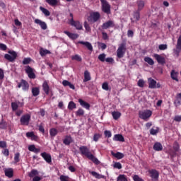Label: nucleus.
<instances>
[{
    "instance_id": "f257e3e1",
    "label": "nucleus",
    "mask_w": 181,
    "mask_h": 181,
    "mask_svg": "<svg viewBox=\"0 0 181 181\" xmlns=\"http://www.w3.org/2000/svg\"><path fill=\"white\" fill-rule=\"evenodd\" d=\"M79 151L81 152V154L83 156H86L88 158V159H89L90 160H92V162H93V163H95V165H100V163H101V162H100L97 158H95V156H94V155H93V153H91V152L90 151V149H88V148L86 146H82L79 148Z\"/></svg>"
},
{
    "instance_id": "f03ea898",
    "label": "nucleus",
    "mask_w": 181,
    "mask_h": 181,
    "mask_svg": "<svg viewBox=\"0 0 181 181\" xmlns=\"http://www.w3.org/2000/svg\"><path fill=\"white\" fill-rule=\"evenodd\" d=\"M152 116V111L149 110H142L139 112V117L141 119L144 121H148L149 118Z\"/></svg>"
},
{
    "instance_id": "7ed1b4c3",
    "label": "nucleus",
    "mask_w": 181,
    "mask_h": 181,
    "mask_svg": "<svg viewBox=\"0 0 181 181\" xmlns=\"http://www.w3.org/2000/svg\"><path fill=\"white\" fill-rule=\"evenodd\" d=\"M127 50L126 44L122 43L119 45L117 50V56L119 59H122L124 55L125 54V52Z\"/></svg>"
},
{
    "instance_id": "20e7f679",
    "label": "nucleus",
    "mask_w": 181,
    "mask_h": 181,
    "mask_svg": "<svg viewBox=\"0 0 181 181\" xmlns=\"http://www.w3.org/2000/svg\"><path fill=\"white\" fill-rule=\"evenodd\" d=\"M18 54L15 51H8V54H6L4 55V59L6 60H8V62H15V59H16Z\"/></svg>"
},
{
    "instance_id": "39448f33",
    "label": "nucleus",
    "mask_w": 181,
    "mask_h": 181,
    "mask_svg": "<svg viewBox=\"0 0 181 181\" xmlns=\"http://www.w3.org/2000/svg\"><path fill=\"white\" fill-rule=\"evenodd\" d=\"M102 4V11L105 12V13H110L111 12V6L108 4L106 0H100Z\"/></svg>"
},
{
    "instance_id": "423d86ee",
    "label": "nucleus",
    "mask_w": 181,
    "mask_h": 181,
    "mask_svg": "<svg viewBox=\"0 0 181 181\" xmlns=\"http://www.w3.org/2000/svg\"><path fill=\"white\" fill-rule=\"evenodd\" d=\"M148 173L153 181L159 180V171L156 169H151L148 170Z\"/></svg>"
},
{
    "instance_id": "0eeeda50",
    "label": "nucleus",
    "mask_w": 181,
    "mask_h": 181,
    "mask_svg": "<svg viewBox=\"0 0 181 181\" xmlns=\"http://www.w3.org/2000/svg\"><path fill=\"white\" fill-rule=\"evenodd\" d=\"M21 125H29V122H30V115L27 114L24 115L21 118Z\"/></svg>"
},
{
    "instance_id": "6e6552de",
    "label": "nucleus",
    "mask_w": 181,
    "mask_h": 181,
    "mask_svg": "<svg viewBox=\"0 0 181 181\" xmlns=\"http://www.w3.org/2000/svg\"><path fill=\"white\" fill-rule=\"evenodd\" d=\"M25 73H27L29 78H36V75L35 74V69L30 66H25Z\"/></svg>"
},
{
    "instance_id": "1a4fd4ad",
    "label": "nucleus",
    "mask_w": 181,
    "mask_h": 181,
    "mask_svg": "<svg viewBox=\"0 0 181 181\" xmlns=\"http://www.w3.org/2000/svg\"><path fill=\"white\" fill-rule=\"evenodd\" d=\"M115 23L114 22V21H107L106 22H105L101 28L103 30H107V29H110V28H115Z\"/></svg>"
},
{
    "instance_id": "9d476101",
    "label": "nucleus",
    "mask_w": 181,
    "mask_h": 181,
    "mask_svg": "<svg viewBox=\"0 0 181 181\" xmlns=\"http://www.w3.org/2000/svg\"><path fill=\"white\" fill-rule=\"evenodd\" d=\"M69 23L71 26H74L77 30H81L83 29V25H81L80 21H74V19H70Z\"/></svg>"
},
{
    "instance_id": "9b49d317",
    "label": "nucleus",
    "mask_w": 181,
    "mask_h": 181,
    "mask_svg": "<svg viewBox=\"0 0 181 181\" xmlns=\"http://www.w3.org/2000/svg\"><path fill=\"white\" fill-rule=\"evenodd\" d=\"M101 18V15L98 12H93L90 16V22H98V21Z\"/></svg>"
},
{
    "instance_id": "f8f14e48",
    "label": "nucleus",
    "mask_w": 181,
    "mask_h": 181,
    "mask_svg": "<svg viewBox=\"0 0 181 181\" xmlns=\"http://www.w3.org/2000/svg\"><path fill=\"white\" fill-rule=\"evenodd\" d=\"M35 23H36V25H39L41 28V29H42V30H46V29H47V24H46V22L42 21V20L39 19V18H36L34 21Z\"/></svg>"
},
{
    "instance_id": "ddd939ff",
    "label": "nucleus",
    "mask_w": 181,
    "mask_h": 181,
    "mask_svg": "<svg viewBox=\"0 0 181 181\" xmlns=\"http://www.w3.org/2000/svg\"><path fill=\"white\" fill-rule=\"evenodd\" d=\"M18 88L21 87L23 91H28V90H29V83L26 81L22 80L21 82L18 83Z\"/></svg>"
},
{
    "instance_id": "4468645a",
    "label": "nucleus",
    "mask_w": 181,
    "mask_h": 181,
    "mask_svg": "<svg viewBox=\"0 0 181 181\" xmlns=\"http://www.w3.org/2000/svg\"><path fill=\"white\" fill-rule=\"evenodd\" d=\"M154 57L156 60H157L158 63H159V64H165V57L158 54H155Z\"/></svg>"
},
{
    "instance_id": "2eb2a0df",
    "label": "nucleus",
    "mask_w": 181,
    "mask_h": 181,
    "mask_svg": "<svg viewBox=\"0 0 181 181\" xmlns=\"http://www.w3.org/2000/svg\"><path fill=\"white\" fill-rule=\"evenodd\" d=\"M41 156L45 159L47 163H52V156H50V154L44 152L41 154Z\"/></svg>"
},
{
    "instance_id": "dca6fc26",
    "label": "nucleus",
    "mask_w": 181,
    "mask_h": 181,
    "mask_svg": "<svg viewBox=\"0 0 181 181\" xmlns=\"http://www.w3.org/2000/svg\"><path fill=\"white\" fill-rule=\"evenodd\" d=\"M148 88H156V81L152 78H148Z\"/></svg>"
},
{
    "instance_id": "f3484780",
    "label": "nucleus",
    "mask_w": 181,
    "mask_h": 181,
    "mask_svg": "<svg viewBox=\"0 0 181 181\" xmlns=\"http://www.w3.org/2000/svg\"><path fill=\"white\" fill-rule=\"evenodd\" d=\"M64 33L69 37L70 39H72L73 40H75V39H77L78 37V34L76 33H71L69 31H64Z\"/></svg>"
},
{
    "instance_id": "a211bd4d",
    "label": "nucleus",
    "mask_w": 181,
    "mask_h": 181,
    "mask_svg": "<svg viewBox=\"0 0 181 181\" xmlns=\"http://www.w3.org/2000/svg\"><path fill=\"white\" fill-rule=\"evenodd\" d=\"M89 173L95 179H105V177L95 171H89Z\"/></svg>"
},
{
    "instance_id": "6ab92c4d",
    "label": "nucleus",
    "mask_w": 181,
    "mask_h": 181,
    "mask_svg": "<svg viewBox=\"0 0 181 181\" xmlns=\"http://www.w3.org/2000/svg\"><path fill=\"white\" fill-rule=\"evenodd\" d=\"M42 90L45 94L49 95V93L50 91V87L49 86V84L47 83V81H44L42 83Z\"/></svg>"
},
{
    "instance_id": "aec40b11",
    "label": "nucleus",
    "mask_w": 181,
    "mask_h": 181,
    "mask_svg": "<svg viewBox=\"0 0 181 181\" xmlns=\"http://www.w3.org/2000/svg\"><path fill=\"white\" fill-rule=\"evenodd\" d=\"M78 43H79L80 45H83V46L87 47L88 50L93 52V45L89 42L79 41Z\"/></svg>"
},
{
    "instance_id": "412c9836",
    "label": "nucleus",
    "mask_w": 181,
    "mask_h": 181,
    "mask_svg": "<svg viewBox=\"0 0 181 181\" xmlns=\"http://www.w3.org/2000/svg\"><path fill=\"white\" fill-rule=\"evenodd\" d=\"M62 85L64 87H69V88H71V90H75L76 87L74 86V85H73L72 83H70V81L64 80L62 81Z\"/></svg>"
},
{
    "instance_id": "4be33fe9",
    "label": "nucleus",
    "mask_w": 181,
    "mask_h": 181,
    "mask_svg": "<svg viewBox=\"0 0 181 181\" xmlns=\"http://www.w3.org/2000/svg\"><path fill=\"white\" fill-rule=\"evenodd\" d=\"M153 149L154 151H156L157 152H159V151H162V149H163V146H162V144H160L159 142H156L154 144V145L153 146Z\"/></svg>"
},
{
    "instance_id": "5701e85b",
    "label": "nucleus",
    "mask_w": 181,
    "mask_h": 181,
    "mask_svg": "<svg viewBox=\"0 0 181 181\" xmlns=\"http://www.w3.org/2000/svg\"><path fill=\"white\" fill-rule=\"evenodd\" d=\"M78 103L80 105H81V107L83 108H86V110H90V104L88 103L83 100L82 99H79Z\"/></svg>"
},
{
    "instance_id": "b1692460",
    "label": "nucleus",
    "mask_w": 181,
    "mask_h": 181,
    "mask_svg": "<svg viewBox=\"0 0 181 181\" xmlns=\"http://www.w3.org/2000/svg\"><path fill=\"white\" fill-rule=\"evenodd\" d=\"M23 107V103H21L20 102H13L11 103V107L13 111H16L18 110V107Z\"/></svg>"
},
{
    "instance_id": "393cba45",
    "label": "nucleus",
    "mask_w": 181,
    "mask_h": 181,
    "mask_svg": "<svg viewBox=\"0 0 181 181\" xmlns=\"http://www.w3.org/2000/svg\"><path fill=\"white\" fill-rule=\"evenodd\" d=\"M4 173L7 177H13V169H12V168L5 169Z\"/></svg>"
},
{
    "instance_id": "a878e982",
    "label": "nucleus",
    "mask_w": 181,
    "mask_h": 181,
    "mask_svg": "<svg viewBox=\"0 0 181 181\" xmlns=\"http://www.w3.org/2000/svg\"><path fill=\"white\" fill-rule=\"evenodd\" d=\"M113 141H116L117 142H124L125 139L122 134H115L113 137Z\"/></svg>"
},
{
    "instance_id": "bb28decb",
    "label": "nucleus",
    "mask_w": 181,
    "mask_h": 181,
    "mask_svg": "<svg viewBox=\"0 0 181 181\" xmlns=\"http://www.w3.org/2000/svg\"><path fill=\"white\" fill-rule=\"evenodd\" d=\"M73 142V139L71 136H66L63 140L64 145H70Z\"/></svg>"
},
{
    "instance_id": "cd10ccee",
    "label": "nucleus",
    "mask_w": 181,
    "mask_h": 181,
    "mask_svg": "<svg viewBox=\"0 0 181 181\" xmlns=\"http://www.w3.org/2000/svg\"><path fill=\"white\" fill-rule=\"evenodd\" d=\"M111 155L116 158V159H122V158L124 156V153L121 152L115 153L114 151H111Z\"/></svg>"
},
{
    "instance_id": "c85d7f7f",
    "label": "nucleus",
    "mask_w": 181,
    "mask_h": 181,
    "mask_svg": "<svg viewBox=\"0 0 181 181\" xmlns=\"http://www.w3.org/2000/svg\"><path fill=\"white\" fill-rule=\"evenodd\" d=\"M31 91L33 97H37L40 94V89L37 87L33 88Z\"/></svg>"
},
{
    "instance_id": "c756f323",
    "label": "nucleus",
    "mask_w": 181,
    "mask_h": 181,
    "mask_svg": "<svg viewBox=\"0 0 181 181\" xmlns=\"http://www.w3.org/2000/svg\"><path fill=\"white\" fill-rule=\"evenodd\" d=\"M90 80H91V76H90V72H88V71H85L83 83H86V81H90Z\"/></svg>"
},
{
    "instance_id": "7c9ffc66",
    "label": "nucleus",
    "mask_w": 181,
    "mask_h": 181,
    "mask_svg": "<svg viewBox=\"0 0 181 181\" xmlns=\"http://www.w3.org/2000/svg\"><path fill=\"white\" fill-rule=\"evenodd\" d=\"M177 74L178 73L177 71L172 70L170 73L171 78L175 81H179V79L177 78Z\"/></svg>"
},
{
    "instance_id": "2f4dec72",
    "label": "nucleus",
    "mask_w": 181,
    "mask_h": 181,
    "mask_svg": "<svg viewBox=\"0 0 181 181\" xmlns=\"http://www.w3.org/2000/svg\"><path fill=\"white\" fill-rule=\"evenodd\" d=\"M144 62H146V63H148V64H149L150 66H153V64H155V62H153V59H152V58L149 57H146L144 58Z\"/></svg>"
},
{
    "instance_id": "473e14b6",
    "label": "nucleus",
    "mask_w": 181,
    "mask_h": 181,
    "mask_svg": "<svg viewBox=\"0 0 181 181\" xmlns=\"http://www.w3.org/2000/svg\"><path fill=\"white\" fill-rule=\"evenodd\" d=\"M40 10L41 12H42V13H44V15H45V16H50V11H49L47 8L40 6Z\"/></svg>"
},
{
    "instance_id": "72a5a7b5",
    "label": "nucleus",
    "mask_w": 181,
    "mask_h": 181,
    "mask_svg": "<svg viewBox=\"0 0 181 181\" xmlns=\"http://www.w3.org/2000/svg\"><path fill=\"white\" fill-rule=\"evenodd\" d=\"M138 11H142L144 6H145V2L144 1H137Z\"/></svg>"
},
{
    "instance_id": "f704fd0d",
    "label": "nucleus",
    "mask_w": 181,
    "mask_h": 181,
    "mask_svg": "<svg viewBox=\"0 0 181 181\" xmlns=\"http://www.w3.org/2000/svg\"><path fill=\"white\" fill-rule=\"evenodd\" d=\"M59 131H57V129H54V128H52L49 130V135L52 137L54 138V136H56V135H57Z\"/></svg>"
},
{
    "instance_id": "c9c22d12",
    "label": "nucleus",
    "mask_w": 181,
    "mask_h": 181,
    "mask_svg": "<svg viewBox=\"0 0 181 181\" xmlns=\"http://www.w3.org/2000/svg\"><path fill=\"white\" fill-rule=\"evenodd\" d=\"M117 181H128V178L127 177V175H119L117 177Z\"/></svg>"
},
{
    "instance_id": "e433bc0d",
    "label": "nucleus",
    "mask_w": 181,
    "mask_h": 181,
    "mask_svg": "<svg viewBox=\"0 0 181 181\" xmlns=\"http://www.w3.org/2000/svg\"><path fill=\"white\" fill-rule=\"evenodd\" d=\"M76 117H83L84 115V110L79 108L76 112H75Z\"/></svg>"
},
{
    "instance_id": "4c0bfd02",
    "label": "nucleus",
    "mask_w": 181,
    "mask_h": 181,
    "mask_svg": "<svg viewBox=\"0 0 181 181\" xmlns=\"http://www.w3.org/2000/svg\"><path fill=\"white\" fill-rule=\"evenodd\" d=\"M40 54L42 57L46 56V54H50V51H49L47 49H41L40 50Z\"/></svg>"
},
{
    "instance_id": "58836bf2",
    "label": "nucleus",
    "mask_w": 181,
    "mask_h": 181,
    "mask_svg": "<svg viewBox=\"0 0 181 181\" xmlns=\"http://www.w3.org/2000/svg\"><path fill=\"white\" fill-rule=\"evenodd\" d=\"M112 115L115 119H118L121 117V112H112Z\"/></svg>"
},
{
    "instance_id": "ea45409f",
    "label": "nucleus",
    "mask_w": 181,
    "mask_h": 181,
    "mask_svg": "<svg viewBox=\"0 0 181 181\" xmlns=\"http://www.w3.org/2000/svg\"><path fill=\"white\" fill-rule=\"evenodd\" d=\"M76 108V103H74V102L71 101L69 103V105H68L69 110H73Z\"/></svg>"
},
{
    "instance_id": "a19ab883",
    "label": "nucleus",
    "mask_w": 181,
    "mask_h": 181,
    "mask_svg": "<svg viewBox=\"0 0 181 181\" xmlns=\"http://www.w3.org/2000/svg\"><path fill=\"white\" fill-rule=\"evenodd\" d=\"M175 152H179L180 151V147L179 146V143L175 141L173 146Z\"/></svg>"
},
{
    "instance_id": "79ce46f5",
    "label": "nucleus",
    "mask_w": 181,
    "mask_h": 181,
    "mask_svg": "<svg viewBox=\"0 0 181 181\" xmlns=\"http://www.w3.org/2000/svg\"><path fill=\"white\" fill-rule=\"evenodd\" d=\"M21 156V153H16L14 156V163H18L20 162L21 159L19 158Z\"/></svg>"
},
{
    "instance_id": "37998d69",
    "label": "nucleus",
    "mask_w": 181,
    "mask_h": 181,
    "mask_svg": "<svg viewBox=\"0 0 181 181\" xmlns=\"http://www.w3.org/2000/svg\"><path fill=\"white\" fill-rule=\"evenodd\" d=\"M83 26L87 32H91V27H90V24L87 21L84 22Z\"/></svg>"
},
{
    "instance_id": "c03bdc74",
    "label": "nucleus",
    "mask_w": 181,
    "mask_h": 181,
    "mask_svg": "<svg viewBox=\"0 0 181 181\" xmlns=\"http://www.w3.org/2000/svg\"><path fill=\"white\" fill-rule=\"evenodd\" d=\"M46 2L49 4V5H51V6L57 5V0H46Z\"/></svg>"
},
{
    "instance_id": "a18cd8bd",
    "label": "nucleus",
    "mask_w": 181,
    "mask_h": 181,
    "mask_svg": "<svg viewBox=\"0 0 181 181\" xmlns=\"http://www.w3.org/2000/svg\"><path fill=\"white\" fill-rule=\"evenodd\" d=\"M37 170H33L31 172L29 173V177H35V176H37L38 175Z\"/></svg>"
},
{
    "instance_id": "49530a36",
    "label": "nucleus",
    "mask_w": 181,
    "mask_h": 181,
    "mask_svg": "<svg viewBox=\"0 0 181 181\" xmlns=\"http://www.w3.org/2000/svg\"><path fill=\"white\" fill-rule=\"evenodd\" d=\"M7 127L8 124L6 123V122L2 121L1 122H0V129H6Z\"/></svg>"
},
{
    "instance_id": "de8ad7c7",
    "label": "nucleus",
    "mask_w": 181,
    "mask_h": 181,
    "mask_svg": "<svg viewBox=\"0 0 181 181\" xmlns=\"http://www.w3.org/2000/svg\"><path fill=\"white\" fill-rule=\"evenodd\" d=\"M137 86L141 88H144L145 86V81H144V79H139L137 82Z\"/></svg>"
},
{
    "instance_id": "09e8293b",
    "label": "nucleus",
    "mask_w": 181,
    "mask_h": 181,
    "mask_svg": "<svg viewBox=\"0 0 181 181\" xmlns=\"http://www.w3.org/2000/svg\"><path fill=\"white\" fill-rule=\"evenodd\" d=\"M59 180L61 181H70V177L67 176V175H61L59 177Z\"/></svg>"
},
{
    "instance_id": "8fccbe9b",
    "label": "nucleus",
    "mask_w": 181,
    "mask_h": 181,
    "mask_svg": "<svg viewBox=\"0 0 181 181\" xmlns=\"http://www.w3.org/2000/svg\"><path fill=\"white\" fill-rule=\"evenodd\" d=\"M158 132H159V129L158 127H156V129L152 128L150 130L151 135H156Z\"/></svg>"
},
{
    "instance_id": "3c124183",
    "label": "nucleus",
    "mask_w": 181,
    "mask_h": 181,
    "mask_svg": "<svg viewBox=\"0 0 181 181\" xmlns=\"http://www.w3.org/2000/svg\"><path fill=\"white\" fill-rule=\"evenodd\" d=\"M140 16H139V11H137L134 13V19L137 22V21H139Z\"/></svg>"
},
{
    "instance_id": "603ef678",
    "label": "nucleus",
    "mask_w": 181,
    "mask_h": 181,
    "mask_svg": "<svg viewBox=\"0 0 181 181\" xmlns=\"http://www.w3.org/2000/svg\"><path fill=\"white\" fill-rule=\"evenodd\" d=\"M105 54L103 53V54H100L99 56H98V59L100 60V62H105Z\"/></svg>"
},
{
    "instance_id": "864d4df0",
    "label": "nucleus",
    "mask_w": 181,
    "mask_h": 181,
    "mask_svg": "<svg viewBox=\"0 0 181 181\" xmlns=\"http://www.w3.org/2000/svg\"><path fill=\"white\" fill-rule=\"evenodd\" d=\"M113 167L115 169H122V165L119 162L115 163Z\"/></svg>"
},
{
    "instance_id": "5fc2aeb1",
    "label": "nucleus",
    "mask_w": 181,
    "mask_h": 181,
    "mask_svg": "<svg viewBox=\"0 0 181 181\" xmlns=\"http://www.w3.org/2000/svg\"><path fill=\"white\" fill-rule=\"evenodd\" d=\"M159 50H166L168 49V45L161 44L158 46Z\"/></svg>"
},
{
    "instance_id": "6e6d98bb",
    "label": "nucleus",
    "mask_w": 181,
    "mask_h": 181,
    "mask_svg": "<svg viewBox=\"0 0 181 181\" xmlns=\"http://www.w3.org/2000/svg\"><path fill=\"white\" fill-rule=\"evenodd\" d=\"M176 48L181 49V36L177 39Z\"/></svg>"
},
{
    "instance_id": "4d7b16f0",
    "label": "nucleus",
    "mask_w": 181,
    "mask_h": 181,
    "mask_svg": "<svg viewBox=\"0 0 181 181\" xmlns=\"http://www.w3.org/2000/svg\"><path fill=\"white\" fill-rule=\"evenodd\" d=\"M102 88L103 90H105V91H108V90H109L108 83H107V82L103 83L102 85Z\"/></svg>"
},
{
    "instance_id": "13d9d810",
    "label": "nucleus",
    "mask_w": 181,
    "mask_h": 181,
    "mask_svg": "<svg viewBox=\"0 0 181 181\" xmlns=\"http://www.w3.org/2000/svg\"><path fill=\"white\" fill-rule=\"evenodd\" d=\"M72 60H76L77 62H81V57L76 54V55L72 57Z\"/></svg>"
},
{
    "instance_id": "bf43d9fd",
    "label": "nucleus",
    "mask_w": 181,
    "mask_h": 181,
    "mask_svg": "<svg viewBox=\"0 0 181 181\" xmlns=\"http://www.w3.org/2000/svg\"><path fill=\"white\" fill-rule=\"evenodd\" d=\"M104 134L107 138H111V136H112V134L108 130L105 131Z\"/></svg>"
},
{
    "instance_id": "052dcab7",
    "label": "nucleus",
    "mask_w": 181,
    "mask_h": 181,
    "mask_svg": "<svg viewBox=\"0 0 181 181\" xmlns=\"http://www.w3.org/2000/svg\"><path fill=\"white\" fill-rule=\"evenodd\" d=\"M100 138H101V135L98 134H95L93 136V141H95V142H97L98 141V139H100Z\"/></svg>"
},
{
    "instance_id": "680f3d73",
    "label": "nucleus",
    "mask_w": 181,
    "mask_h": 181,
    "mask_svg": "<svg viewBox=\"0 0 181 181\" xmlns=\"http://www.w3.org/2000/svg\"><path fill=\"white\" fill-rule=\"evenodd\" d=\"M180 51H181V49H173V53H174V54H175V56H176L177 57H179V53H180Z\"/></svg>"
},
{
    "instance_id": "e2e57ef3",
    "label": "nucleus",
    "mask_w": 181,
    "mask_h": 181,
    "mask_svg": "<svg viewBox=\"0 0 181 181\" xmlns=\"http://www.w3.org/2000/svg\"><path fill=\"white\" fill-rule=\"evenodd\" d=\"M133 180L134 181H144V180H142L141 177H139V176H138L137 175H135L134 177H133Z\"/></svg>"
},
{
    "instance_id": "0e129e2a",
    "label": "nucleus",
    "mask_w": 181,
    "mask_h": 181,
    "mask_svg": "<svg viewBox=\"0 0 181 181\" xmlns=\"http://www.w3.org/2000/svg\"><path fill=\"white\" fill-rule=\"evenodd\" d=\"M30 63V58H25L23 61V64H29Z\"/></svg>"
},
{
    "instance_id": "69168bd1",
    "label": "nucleus",
    "mask_w": 181,
    "mask_h": 181,
    "mask_svg": "<svg viewBox=\"0 0 181 181\" xmlns=\"http://www.w3.org/2000/svg\"><path fill=\"white\" fill-rule=\"evenodd\" d=\"M6 49H7L6 45L0 43V50L5 51L6 50Z\"/></svg>"
},
{
    "instance_id": "338daca9",
    "label": "nucleus",
    "mask_w": 181,
    "mask_h": 181,
    "mask_svg": "<svg viewBox=\"0 0 181 181\" xmlns=\"http://www.w3.org/2000/svg\"><path fill=\"white\" fill-rule=\"evenodd\" d=\"M174 121H176L177 122H180L181 121V115H177L174 117Z\"/></svg>"
},
{
    "instance_id": "774afa93",
    "label": "nucleus",
    "mask_w": 181,
    "mask_h": 181,
    "mask_svg": "<svg viewBox=\"0 0 181 181\" xmlns=\"http://www.w3.org/2000/svg\"><path fill=\"white\" fill-rule=\"evenodd\" d=\"M0 148H6V142L1 141Z\"/></svg>"
}]
</instances>
